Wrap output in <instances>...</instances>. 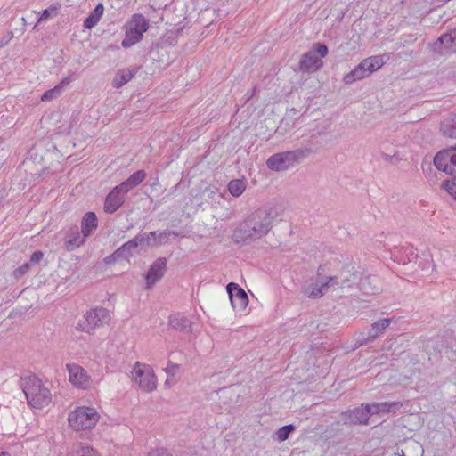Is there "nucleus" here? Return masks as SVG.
<instances>
[{"instance_id":"dca6fc26","label":"nucleus","mask_w":456,"mask_h":456,"mask_svg":"<svg viewBox=\"0 0 456 456\" xmlns=\"http://www.w3.org/2000/svg\"><path fill=\"white\" fill-rule=\"evenodd\" d=\"M443 47L447 53L456 52V27L450 32L441 35L434 43L435 51H437L440 53H444L442 49Z\"/></svg>"},{"instance_id":"a19ab883","label":"nucleus","mask_w":456,"mask_h":456,"mask_svg":"<svg viewBox=\"0 0 456 456\" xmlns=\"http://www.w3.org/2000/svg\"><path fill=\"white\" fill-rule=\"evenodd\" d=\"M30 267L31 265L28 262L24 263L22 265L13 271V276L16 279H20L28 272Z\"/></svg>"},{"instance_id":"864d4df0","label":"nucleus","mask_w":456,"mask_h":456,"mask_svg":"<svg viewBox=\"0 0 456 456\" xmlns=\"http://www.w3.org/2000/svg\"><path fill=\"white\" fill-rule=\"evenodd\" d=\"M398 455L399 456H405L403 451H402V452L400 454H398Z\"/></svg>"},{"instance_id":"c9c22d12","label":"nucleus","mask_w":456,"mask_h":456,"mask_svg":"<svg viewBox=\"0 0 456 456\" xmlns=\"http://www.w3.org/2000/svg\"><path fill=\"white\" fill-rule=\"evenodd\" d=\"M289 156L292 160V164L296 165L299 162H301L303 159L310 157V149H304L302 146L298 149L289 151Z\"/></svg>"},{"instance_id":"9b49d317","label":"nucleus","mask_w":456,"mask_h":456,"mask_svg":"<svg viewBox=\"0 0 456 456\" xmlns=\"http://www.w3.org/2000/svg\"><path fill=\"white\" fill-rule=\"evenodd\" d=\"M391 322V318H383L372 323L370 328L368 330L366 336L363 333L360 335V345H368L369 343L374 341L377 338L384 333Z\"/></svg>"},{"instance_id":"3c124183","label":"nucleus","mask_w":456,"mask_h":456,"mask_svg":"<svg viewBox=\"0 0 456 456\" xmlns=\"http://www.w3.org/2000/svg\"><path fill=\"white\" fill-rule=\"evenodd\" d=\"M330 278H337V280H336V281H332L333 286H329V288L332 287V288H335V289H336V287H338V285L337 284V282H340V280H339V274H338V275H337V276H330Z\"/></svg>"},{"instance_id":"f704fd0d","label":"nucleus","mask_w":456,"mask_h":456,"mask_svg":"<svg viewBox=\"0 0 456 456\" xmlns=\"http://www.w3.org/2000/svg\"><path fill=\"white\" fill-rule=\"evenodd\" d=\"M246 184L243 180L234 179L228 183L229 192L233 197H240L245 191Z\"/></svg>"},{"instance_id":"cd10ccee","label":"nucleus","mask_w":456,"mask_h":456,"mask_svg":"<svg viewBox=\"0 0 456 456\" xmlns=\"http://www.w3.org/2000/svg\"><path fill=\"white\" fill-rule=\"evenodd\" d=\"M69 81V78L66 77L62 79L61 82L55 87L45 91L41 96V101L49 102L60 96L63 89V86L65 85H68Z\"/></svg>"},{"instance_id":"4c0bfd02","label":"nucleus","mask_w":456,"mask_h":456,"mask_svg":"<svg viewBox=\"0 0 456 456\" xmlns=\"http://www.w3.org/2000/svg\"><path fill=\"white\" fill-rule=\"evenodd\" d=\"M302 147L304 149H310V155L316 153L320 149V142L314 134L311 135L309 139L303 141Z\"/></svg>"},{"instance_id":"9d476101","label":"nucleus","mask_w":456,"mask_h":456,"mask_svg":"<svg viewBox=\"0 0 456 456\" xmlns=\"http://www.w3.org/2000/svg\"><path fill=\"white\" fill-rule=\"evenodd\" d=\"M226 290L233 309L237 311L244 310L248 304V297L245 290L234 282L228 283Z\"/></svg>"},{"instance_id":"ea45409f","label":"nucleus","mask_w":456,"mask_h":456,"mask_svg":"<svg viewBox=\"0 0 456 456\" xmlns=\"http://www.w3.org/2000/svg\"><path fill=\"white\" fill-rule=\"evenodd\" d=\"M295 430V426L293 424H289L280 428L277 431V436L279 441L282 442L288 439L289 436L292 431Z\"/></svg>"},{"instance_id":"37998d69","label":"nucleus","mask_w":456,"mask_h":456,"mask_svg":"<svg viewBox=\"0 0 456 456\" xmlns=\"http://www.w3.org/2000/svg\"><path fill=\"white\" fill-rule=\"evenodd\" d=\"M43 257H44V253L40 250H37L31 255L28 263L30 264V265H34L39 263L43 259Z\"/></svg>"},{"instance_id":"a878e982","label":"nucleus","mask_w":456,"mask_h":456,"mask_svg":"<svg viewBox=\"0 0 456 456\" xmlns=\"http://www.w3.org/2000/svg\"><path fill=\"white\" fill-rule=\"evenodd\" d=\"M104 12V6L102 4H98L93 12L88 15V17L84 20V28H94L100 20Z\"/></svg>"},{"instance_id":"c85d7f7f","label":"nucleus","mask_w":456,"mask_h":456,"mask_svg":"<svg viewBox=\"0 0 456 456\" xmlns=\"http://www.w3.org/2000/svg\"><path fill=\"white\" fill-rule=\"evenodd\" d=\"M444 346L443 338L440 337L429 338L424 344L425 350L428 354H440Z\"/></svg>"},{"instance_id":"473e14b6","label":"nucleus","mask_w":456,"mask_h":456,"mask_svg":"<svg viewBox=\"0 0 456 456\" xmlns=\"http://www.w3.org/2000/svg\"><path fill=\"white\" fill-rule=\"evenodd\" d=\"M337 278H328L326 282L322 285H316L312 289L311 291H307V296L312 298L321 297L329 289V286H333L332 281H336Z\"/></svg>"},{"instance_id":"bb28decb","label":"nucleus","mask_w":456,"mask_h":456,"mask_svg":"<svg viewBox=\"0 0 456 456\" xmlns=\"http://www.w3.org/2000/svg\"><path fill=\"white\" fill-rule=\"evenodd\" d=\"M135 73V70L132 71L130 69L118 70L112 81L113 87L117 89L122 87L134 77Z\"/></svg>"},{"instance_id":"79ce46f5","label":"nucleus","mask_w":456,"mask_h":456,"mask_svg":"<svg viewBox=\"0 0 456 456\" xmlns=\"http://www.w3.org/2000/svg\"><path fill=\"white\" fill-rule=\"evenodd\" d=\"M381 157L386 162H388V163H391L394 165L397 164L402 159L397 152H395L392 155L382 152Z\"/></svg>"},{"instance_id":"2f4dec72","label":"nucleus","mask_w":456,"mask_h":456,"mask_svg":"<svg viewBox=\"0 0 456 456\" xmlns=\"http://www.w3.org/2000/svg\"><path fill=\"white\" fill-rule=\"evenodd\" d=\"M137 247V242L134 238L116 249V255L119 256L121 259L126 260L132 256V251Z\"/></svg>"},{"instance_id":"423d86ee","label":"nucleus","mask_w":456,"mask_h":456,"mask_svg":"<svg viewBox=\"0 0 456 456\" xmlns=\"http://www.w3.org/2000/svg\"><path fill=\"white\" fill-rule=\"evenodd\" d=\"M100 415L94 408L78 407L71 411L68 420L76 430L91 429L99 421Z\"/></svg>"},{"instance_id":"f03ea898","label":"nucleus","mask_w":456,"mask_h":456,"mask_svg":"<svg viewBox=\"0 0 456 456\" xmlns=\"http://www.w3.org/2000/svg\"><path fill=\"white\" fill-rule=\"evenodd\" d=\"M20 386L31 407L41 409L51 403L52 394L50 390L36 376L21 377Z\"/></svg>"},{"instance_id":"5701e85b","label":"nucleus","mask_w":456,"mask_h":456,"mask_svg":"<svg viewBox=\"0 0 456 456\" xmlns=\"http://www.w3.org/2000/svg\"><path fill=\"white\" fill-rule=\"evenodd\" d=\"M440 132L444 137L456 139V112L444 118L440 123Z\"/></svg>"},{"instance_id":"20e7f679","label":"nucleus","mask_w":456,"mask_h":456,"mask_svg":"<svg viewBox=\"0 0 456 456\" xmlns=\"http://www.w3.org/2000/svg\"><path fill=\"white\" fill-rule=\"evenodd\" d=\"M149 28V22L142 14H134L126 24V36L121 42L124 48H129L142 38V35Z\"/></svg>"},{"instance_id":"de8ad7c7","label":"nucleus","mask_w":456,"mask_h":456,"mask_svg":"<svg viewBox=\"0 0 456 456\" xmlns=\"http://www.w3.org/2000/svg\"><path fill=\"white\" fill-rule=\"evenodd\" d=\"M178 368H179L178 364L169 362L167 363L165 370L167 374L174 375Z\"/></svg>"},{"instance_id":"1a4fd4ad","label":"nucleus","mask_w":456,"mask_h":456,"mask_svg":"<svg viewBox=\"0 0 456 456\" xmlns=\"http://www.w3.org/2000/svg\"><path fill=\"white\" fill-rule=\"evenodd\" d=\"M341 419L345 425H367L370 419V411L366 404L341 413Z\"/></svg>"},{"instance_id":"c03bdc74","label":"nucleus","mask_w":456,"mask_h":456,"mask_svg":"<svg viewBox=\"0 0 456 456\" xmlns=\"http://www.w3.org/2000/svg\"><path fill=\"white\" fill-rule=\"evenodd\" d=\"M148 456H173L167 449L157 448L151 451Z\"/></svg>"},{"instance_id":"7c9ffc66","label":"nucleus","mask_w":456,"mask_h":456,"mask_svg":"<svg viewBox=\"0 0 456 456\" xmlns=\"http://www.w3.org/2000/svg\"><path fill=\"white\" fill-rule=\"evenodd\" d=\"M156 232H143L139 233L134 237V240L137 242V246L141 245L142 247H149V248H154L156 247V240H155Z\"/></svg>"},{"instance_id":"58836bf2","label":"nucleus","mask_w":456,"mask_h":456,"mask_svg":"<svg viewBox=\"0 0 456 456\" xmlns=\"http://www.w3.org/2000/svg\"><path fill=\"white\" fill-rule=\"evenodd\" d=\"M170 235L177 236L178 233H176L175 231L170 230H165L162 232H159V234L156 233L155 240H156V247L161 246L163 244H166L168 240V237Z\"/></svg>"},{"instance_id":"a18cd8bd","label":"nucleus","mask_w":456,"mask_h":456,"mask_svg":"<svg viewBox=\"0 0 456 456\" xmlns=\"http://www.w3.org/2000/svg\"><path fill=\"white\" fill-rule=\"evenodd\" d=\"M289 126V120H286V119H282L281 122L280 123V126L277 127L276 129V133L278 134H283L284 132L287 131V128Z\"/></svg>"},{"instance_id":"09e8293b","label":"nucleus","mask_w":456,"mask_h":456,"mask_svg":"<svg viewBox=\"0 0 456 456\" xmlns=\"http://www.w3.org/2000/svg\"><path fill=\"white\" fill-rule=\"evenodd\" d=\"M12 37L13 33L12 31L7 32V34L0 39V47L7 45L9 41L12 38Z\"/></svg>"},{"instance_id":"2eb2a0df","label":"nucleus","mask_w":456,"mask_h":456,"mask_svg":"<svg viewBox=\"0 0 456 456\" xmlns=\"http://www.w3.org/2000/svg\"><path fill=\"white\" fill-rule=\"evenodd\" d=\"M69 370V381L77 387L85 388L89 385V376L87 372L77 364H67Z\"/></svg>"},{"instance_id":"aec40b11","label":"nucleus","mask_w":456,"mask_h":456,"mask_svg":"<svg viewBox=\"0 0 456 456\" xmlns=\"http://www.w3.org/2000/svg\"><path fill=\"white\" fill-rule=\"evenodd\" d=\"M383 65L382 57L379 55L371 56L362 61L358 67L364 78L371 75L374 71L380 69Z\"/></svg>"},{"instance_id":"6ab92c4d","label":"nucleus","mask_w":456,"mask_h":456,"mask_svg":"<svg viewBox=\"0 0 456 456\" xmlns=\"http://www.w3.org/2000/svg\"><path fill=\"white\" fill-rule=\"evenodd\" d=\"M402 407V403L400 402H382V403H367L366 408L370 411V417L374 414L379 413H396V411Z\"/></svg>"},{"instance_id":"f3484780","label":"nucleus","mask_w":456,"mask_h":456,"mask_svg":"<svg viewBox=\"0 0 456 456\" xmlns=\"http://www.w3.org/2000/svg\"><path fill=\"white\" fill-rule=\"evenodd\" d=\"M359 276L361 273L356 271L344 269L339 273L340 282H337V284L342 289L354 290L358 287Z\"/></svg>"},{"instance_id":"e433bc0d","label":"nucleus","mask_w":456,"mask_h":456,"mask_svg":"<svg viewBox=\"0 0 456 456\" xmlns=\"http://www.w3.org/2000/svg\"><path fill=\"white\" fill-rule=\"evenodd\" d=\"M362 78H364V77L361 73V69L357 65L353 70H351L349 73L344 76L343 82L346 85H350Z\"/></svg>"},{"instance_id":"412c9836","label":"nucleus","mask_w":456,"mask_h":456,"mask_svg":"<svg viewBox=\"0 0 456 456\" xmlns=\"http://www.w3.org/2000/svg\"><path fill=\"white\" fill-rule=\"evenodd\" d=\"M357 289L367 295L377 294L380 291V287L379 286V279L376 276L371 275H368L363 279L359 276Z\"/></svg>"},{"instance_id":"b1692460","label":"nucleus","mask_w":456,"mask_h":456,"mask_svg":"<svg viewBox=\"0 0 456 456\" xmlns=\"http://www.w3.org/2000/svg\"><path fill=\"white\" fill-rule=\"evenodd\" d=\"M146 175L144 170H138L118 185L123 189V191L127 193L129 191L137 187L146 178Z\"/></svg>"},{"instance_id":"4be33fe9","label":"nucleus","mask_w":456,"mask_h":456,"mask_svg":"<svg viewBox=\"0 0 456 456\" xmlns=\"http://www.w3.org/2000/svg\"><path fill=\"white\" fill-rule=\"evenodd\" d=\"M98 220L95 213L86 212L82 218L81 232L85 237H89L97 229Z\"/></svg>"},{"instance_id":"39448f33","label":"nucleus","mask_w":456,"mask_h":456,"mask_svg":"<svg viewBox=\"0 0 456 456\" xmlns=\"http://www.w3.org/2000/svg\"><path fill=\"white\" fill-rule=\"evenodd\" d=\"M110 320L109 311L103 307H96L87 311L77 322L76 329L88 334H93L98 327L108 323Z\"/></svg>"},{"instance_id":"6e6552de","label":"nucleus","mask_w":456,"mask_h":456,"mask_svg":"<svg viewBox=\"0 0 456 456\" xmlns=\"http://www.w3.org/2000/svg\"><path fill=\"white\" fill-rule=\"evenodd\" d=\"M134 380L138 384L139 387L145 392H151L156 388V377L153 371L137 362L132 371Z\"/></svg>"},{"instance_id":"ddd939ff","label":"nucleus","mask_w":456,"mask_h":456,"mask_svg":"<svg viewBox=\"0 0 456 456\" xmlns=\"http://www.w3.org/2000/svg\"><path fill=\"white\" fill-rule=\"evenodd\" d=\"M167 261L165 257H159L151 265L145 275L148 289L164 276L167 270Z\"/></svg>"},{"instance_id":"4468645a","label":"nucleus","mask_w":456,"mask_h":456,"mask_svg":"<svg viewBox=\"0 0 456 456\" xmlns=\"http://www.w3.org/2000/svg\"><path fill=\"white\" fill-rule=\"evenodd\" d=\"M266 166L273 171H285L293 167L289 151H282L270 156L266 160Z\"/></svg>"},{"instance_id":"f8f14e48","label":"nucleus","mask_w":456,"mask_h":456,"mask_svg":"<svg viewBox=\"0 0 456 456\" xmlns=\"http://www.w3.org/2000/svg\"><path fill=\"white\" fill-rule=\"evenodd\" d=\"M126 194L119 185L115 186L106 196L104 211L108 214L115 213L125 203Z\"/></svg>"},{"instance_id":"49530a36","label":"nucleus","mask_w":456,"mask_h":456,"mask_svg":"<svg viewBox=\"0 0 456 456\" xmlns=\"http://www.w3.org/2000/svg\"><path fill=\"white\" fill-rule=\"evenodd\" d=\"M121 259L119 256L116 255V250L110 256L103 258V262L106 265H110L115 263L117 260Z\"/></svg>"},{"instance_id":"7ed1b4c3","label":"nucleus","mask_w":456,"mask_h":456,"mask_svg":"<svg viewBox=\"0 0 456 456\" xmlns=\"http://www.w3.org/2000/svg\"><path fill=\"white\" fill-rule=\"evenodd\" d=\"M434 165L439 170L452 176L444 180L442 188L456 200V146L438 151L434 157Z\"/></svg>"},{"instance_id":"603ef678","label":"nucleus","mask_w":456,"mask_h":456,"mask_svg":"<svg viewBox=\"0 0 456 456\" xmlns=\"http://www.w3.org/2000/svg\"><path fill=\"white\" fill-rule=\"evenodd\" d=\"M0 456H9V454L7 452H3Z\"/></svg>"},{"instance_id":"f257e3e1","label":"nucleus","mask_w":456,"mask_h":456,"mask_svg":"<svg viewBox=\"0 0 456 456\" xmlns=\"http://www.w3.org/2000/svg\"><path fill=\"white\" fill-rule=\"evenodd\" d=\"M275 213L271 208H261L250 214L234 231L236 243L250 244L268 234L273 227Z\"/></svg>"},{"instance_id":"0eeeda50","label":"nucleus","mask_w":456,"mask_h":456,"mask_svg":"<svg viewBox=\"0 0 456 456\" xmlns=\"http://www.w3.org/2000/svg\"><path fill=\"white\" fill-rule=\"evenodd\" d=\"M328 52L326 45L322 43L314 44L310 51L302 55L299 62L300 70L312 73L320 69L323 65L322 58L326 57Z\"/></svg>"},{"instance_id":"a211bd4d","label":"nucleus","mask_w":456,"mask_h":456,"mask_svg":"<svg viewBox=\"0 0 456 456\" xmlns=\"http://www.w3.org/2000/svg\"><path fill=\"white\" fill-rule=\"evenodd\" d=\"M86 238L87 237H85L84 234H82L77 226L71 227L67 232L64 239L66 250L72 251L80 247L85 243Z\"/></svg>"},{"instance_id":"393cba45","label":"nucleus","mask_w":456,"mask_h":456,"mask_svg":"<svg viewBox=\"0 0 456 456\" xmlns=\"http://www.w3.org/2000/svg\"><path fill=\"white\" fill-rule=\"evenodd\" d=\"M168 324L171 328L184 332H191V322L185 316L175 314L169 317Z\"/></svg>"},{"instance_id":"c756f323","label":"nucleus","mask_w":456,"mask_h":456,"mask_svg":"<svg viewBox=\"0 0 456 456\" xmlns=\"http://www.w3.org/2000/svg\"><path fill=\"white\" fill-rule=\"evenodd\" d=\"M68 456H99L90 446H84L82 444H75L68 453Z\"/></svg>"},{"instance_id":"72a5a7b5","label":"nucleus","mask_w":456,"mask_h":456,"mask_svg":"<svg viewBox=\"0 0 456 456\" xmlns=\"http://www.w3.org/2000/svg\"><path fill=\"white\" fill-rule=\"evenodd\" d=\"M402 251L405 255V259H402V258L399 259L398 256L396 255V252L392 253V257L394 258L395 261L397 260L399 263H402L403 265H405L407 261L411 262V261L417 259V257H418V255L415 252V249L411 246L403 247L399 252H402Z\"/></svg>"},{"instance_id":"8fccbe9b","label":"nucleus","mask_w":456,"mask_h":456,"mask_svg":"<svg viewBox=\"0 0 456 456\" xmlns=\"http://www.w3.org/2000/svg\"><path fill=\"white\" fill-rule=\"evenodd\" d=\"M50 17H51L50 10L49 9H45V10L43 11V12H42L38 21L46 20V19H48Z\"/></svg>"}]
</instances>
